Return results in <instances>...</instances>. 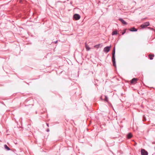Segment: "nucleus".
<instances>
[{
    "mask_svg": "<svg viewBox=\"0 0 155 155\" xmlns=\"http://www.w3.org/2000/svg\"><path fill=\"white\" fill-rule=\"evenodd\" d=\"M46 125L48 127H49V124L48 123H46Z\"/></svg>",
    "mask_w": 155,
    "mask_h": 155,
    "instance_id": "nucleus-19",
    "label": "nucleus"
},
{
    "mask_svg": "<svg viewBox=\"0 0 155 155\" xmlns=\"http://www.w3.org/2000/svg\"><path fill=\"white\" fill-rule=\"evenodd\" d=\"M141 155H148V152L144 149H142L141 150Z\"/></svg>",
    "mask_w": 155,
    "mask_h": 155,
    "instance_id": "nucleus-4",
    "label": "nucleus"
},
{
    "mask_svg": "<svg viewBox=\"0 0 155 155\" xmlns=\"http://www.w3.org/2000/svg\"><path fill=\"white\" fill-rule=\"evenodd\" d=\"M126 31V30H124V31L122 33V34L123 35H124Z\"/></svg>",
    "mask_w": 155,
    "mask_h": 155,
    "instance_id": "nucleus-17",
    "label": "nucleus"
},
{
    "mask_svg": "<svg viewBox=\"0 0 155 155\" xmlns=\"http://www.w3.org/2000/svg\"><path fill=\"white\" fill-rule=\"evenodd\" d=\"M90 49V48H89L88 47V48H87L88 51Z\"/></svg>",
    "mask_w": 155,
    "mask_h": 155,
    "instance_id": "nucleus-20",
    "label": "nucleus"
},
{
    "mask_svg": "<svg viewBox=\"0 0 155 155\" xmlns=\"http://www.w3.org/2000/svg\"><path fill=\"white\" fill-rule=\"evenodd\" d=\"M130 30L132 31H137V29L134 28L133 27L130 28Z\"/></svg>",
    "mask_w": 155,
    "mask_h": 155,
    "instance_id": "nucleus-8",
    "label": "nucleus"
},
{
    "mask_svg": "<svg viewBox=\"0 0 155 155\" xmlns=\"http://www.w3.org/2000/svg\"><path fill=\"white\" fill-rule=\"evenodd\" d=\"M85 48L87 50V44L86 42L85 43Z\"/></svg>",
    "mask_w": 155,
    "mask_h": 155,
    "instance_id": "nucleus-16",
    "label": "nucleus"
},
{
    "mask_svg": "<svg viewBox=\"0 0 155 155\" xmlns=\"http://www.w3.org/2000/svg\"><path fill=\"white\" fill-rule=\"evenodd\" d=\"M46 131H47V132H49V128L47 129V130H46Z\"/></svg>",
    "mask_w": 155,
    "mask_h": 155,
    "instance_id": "nucleus-18",
    "label": "nucleus"
},
{
    "mask_svg": "<svg viewBox=\"0 0 155 155\" xmlns=\"http://www.w3.org/2000/svg\"><path fill=\"white\" fill-rule=\"evenodd\" d=\"M143 121H146V118H145V116H143Z\"/></svg>",
    "mask_w": 155,
    "mask_h": 155,
    "instance_id": "nucleus-15",
    "label": "nucleus"
},
{
    "mask_svg": "<svg viewBox=\"0 0 155 155\" xmlns=\"http://www.w3.org/2000/svg\"><path fill=\"white\" fill-rule=\"evenodd\" d=\"M154 55L153 54H150L149 55V57L150 60H152L153 59V57H154Z\"/></svg>",
    "mask_w": 155,
    "mask_h": 155,
    "instance_id": "nucleus-9",
    "label": "nucleus"
},
{
    "mask_svg": "<svg viewBox=\"0 0 155 155\" xmlns=\"http://www.w3.org/2000/svg\"><path fill=\"white\" fill-rule=\"evenodd\" d=\"M57 42H58V41H56L55 42V43H57Z\"/></svg>",
    "mask_w": 155,
    "mask_h": 155,
    "instance_id": "nucleus-21",
    "label": "nucleus"
},
{
    "mask_svg": "<svg viewBox=\"0 0 155 155\" xmlns=\"http://www.w3.org/2000/svg\"><path fill=\"white\" fill-rule=\"evenodd\" d=\"M120 21L124 25H127V23L125 22L124 20H123L122 18H120L119 19Z\"/></svg>",
    "mask_w": 155,
    "mask_h": 155,
    "instance_id": "nucleus-7",
    "label": "nucleus"
},
{
    "mask_svg": "<svg viewBox=\"0 0 155 155\" xmlns=\"http://www.w3.org/2000/svg\"><path fill=\"white\" fill-rule=\"evenodd\" d=\"M115 49L114 48V50L112 53V60L113 62V64L114 66L115 67H116L115 61Z\"/></svg>",
    "mask_w": 155,
    "mask_h": 155,
    "instance_id": "nucleus-1",
    "label": "nucleus"
},
{
    "mask_svg": "<svg viewBox=\"0 0 155 155\" xmlns=\"http://www.w3.org/2000/svg\"><path fill=\"white\" fill-rule=\"evenodd\" d=\"M132 137V134L130 133H129L127 135V137L129 139L131 138Z\"/></svg>",
    "mask_w": 155,
    "mask_h": 155,
    "instance_id": "nucleus-11",
    "label": "nucleus"
},
{
    "mask_svg": "<svg viewBox=\"0 0 155 155\" xmlns=\"http://www.w3.org/2000/svg\"><path fill=\"white\" fill-rule=\"evenodd\" d=\"M80 18V15L78 14H75L73 16V18H74L75 20H78Z\"/></svg>",
    "mask_w": 155,
    "mask_h": 155,
    "instance_id": "nucleus-2",
    "label": "nucleus"
},
{
    "mask_svg": "<svg viewBox=\"0 0 155 155\" xmlns=\"http://www.w3.org/2000/svg\"><path fill=\"white\" fill-rule=\"evenodd\" d=\"M137 79L136 78H133L131 81V83L133 84H135L137 83Z\"/></svg>",
    "mask_w": 155,
    "mask_h": 155,
    "instance_id": "nucleus-6",
    "label": "nucleus"
},
{
    "mask_svg": "<svg viewBox=\"0 0 155 155\" xmlns=\"http://www.w3.org/2000/svg\"><path fill=\"white\" fill-rule=\"evenodd\" d=\"M117 34V31H114L112 32V35H115Z\"/></svg>",
    "mask_w": 155,
    "mask_h": 155,
    "instance_id": "nucleus-13",
    "label": "nucleus"
},
{
    "mask_svg": "<svg viewBox=\"0 0 155 155\" xmlns=\"http://www.w3.org/2000/svg\"><path fill=\"white\" fill-rule=\"evenodd\" d=\"M4 148L5 149H6L8 150H10V148L8 147V146L6 144L4 145Z\"/></svg>",
    "mask_w": 155,
    "mask_h": 155,
    "instance_id": "nucleus-10",
    "label": "nucleus"
},
{
    "mask_svg": "<svg viewBox=\"0 0 155 155\" xmlns=\"http://www.w3.org/2000/svg\"><path fill=\"white\" fill-rule=\"evenodd\" d=\"M111 47V46H107L104 48V51L105 52H108L110 51Z\"/></svg>",
    "mask_w": 155,
    "mask_h": 155,
    "instance_id": "nucleus-5",
    "label": "nucleus"
},
{
    "mask_svg": "<svg viewBox=\"0 0 155 155\" xmlns=\"http://www.w3.org/2000/svg\"><path fill=\"white\" fill-rule=\"evenodd\" d=\"M149 23L148 22H145L140 26V27L142 28H144L148 26L149 25Z\"/></svg>",
    "mask_w": 155,
    "mask_h": 155,
    "instance_id": "nucleus-3",
    "label": "nucleus"
},
{
    "mask_svg": "<svg viewBox=\"0 0 155 155\" xmlns=\"http://www.w3.org/2000/svg\"><path fill=\"white\" fill-rule=\"evenodd\" d=\"M105 98L104 99V101H108V98L106 96H105Z\"/></svg>",
    "mask_w": 155,
    "mask_h": 155,
    "instance_id": "nucleus-14",
    "label": "nucleus"
},
{
    "mask_svg": "<svg viewBox=\"0 0 155 155\" xmlns=\"http://www.w3.org/2000/svg\"><path fill=\"white\" fill-rule=\"evenodd\" d=\"M100 44L96 45L94 46V47L96 48H98L100 47Z\"/></svg>",
    "mask_w": 155,
    "mask_h": 155,
    "instance_id": "nucleus-12",
    "label": "nucleus"
}]
</instances>
